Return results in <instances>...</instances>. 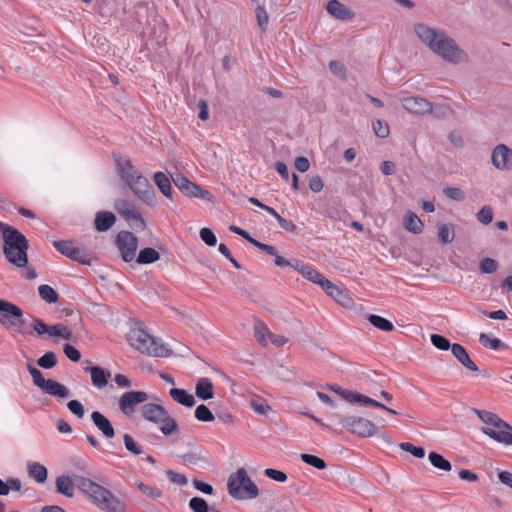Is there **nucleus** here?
I'll return each instance as SVG.
<instances>
[{"mask_svg": "<svg viewBox=\"0 0 512 512\" xmlns=\"http://www.w3.org/2000/svg\"><path fill=\"white\" fill-rule=\"evenodd\" d=\"M399 447L408 453H411L416 458H423L425 456V450L422 447H416L412 443L403 442L400 443Z\"/></svg>", "mask_w": 512, "mask_h": 512, "instance_id": "nucleus-51", "label": "nucleus"}, {"mask_svg": "<svg viewBox=\"0 0 512 512\" xmlns=\"http://www.w3.org/2000/svg\"><path fill=\"white\" fill-rule=\"evenodd\" d=\"M174 184L176 187L185 195L190 197L200 198L205 201L212 200V194L205 189H202L196 183L190 181L183 174H177L175 177H172Z\"/></svg>", "mask_w": 512, "mask_h": 512, "instance_id": "nucleus-13", "label": "nucleus"}, {"mask_svg": "<svg viewBox=\"0 0 512 512\" xmlns=\"http://www.w3.org/2000/svg\"><path fill=\"white\" fill-rule=\"evenodd\" d=\"M116 245L125 262H131L136 256L138 238L129 231H120L116 237Z\"/></svg>", "mask_w": 512, "mask_h": 512, "instance_id": "nucleus-12", "label": "nucleus"}, {"mask_svg": "<svg viewBox=\"0 0 512 512\" xmlns=\"http://www.w3.org/2000/svg\"><path fill=\"white\" fill-rule=\"evenodd\" d=\"M341 397L345 399L347 402L353 403H359L361 405H368V401L371 400L370 397L365 396L360 393H353L351 391L347 390H341Z\"/></svg>", "mask_w": 512, "mask_h": 512, "instance_id": "nucleus-42", "label": "nucleus"}, {"mask_svg": "<svg viewBox=\"0 0 512 512\" xmlns=\"http://www.w3.org/2000/svg\"><path fill=\"white\" fill-rule=\"evenodd\" d=\"M403 108L412 114H426L432 112V103L421 96L407 97L402 100Z\"/></svg>", "mask_w": 512, "mask_h": 512, "instance_id": "nucleus-19", "label": "nucleus"}, {"mask_svg": "<svg viewBox=\"0 0 512 512\" xmlns=\"http://www.w3.org/2000/svg\"><path fill=\"white\" fill-rule=\"evenodd\" d=\"M63 352L73 362H78L81 358L80 352L70 344L64 345Z\"/></svg>", "mask_w": 512, "mask_h": 512, "instance_id": "nucleus-62", "label": "nucleus"}, {"mask_svg": "<svg viewBox=\"0 0 512 512\" xmlns=\"http://www.w3.org/2000/svg\"><path fill=\"white\" fill-rule=\"evenodd\" d=\"M498 268V262L492 258H484L480 262V271L482 273L491 274L494 273Z\"/></svg>", "mask_w": 512, "mask_h": 512, "instance_id": "nucleus-53", "label": "nucleus"}, {"mask_svg": "<svg viewBox=\"0 0 512 512\" xmlns=\"http://www.w3.org/2000/svg\"><path fill=\"white\" fill-rule=\"evenodd\" d=\"M139 200L147 205L155 203V192L148 179L140 173L126 183Z\"/></svg>", "mask_w": 512, "mask_h": 512, "instance_id": "nucleus-11", "label": "nucleus"}, {"mask_svg": "<svg viewBox=\"0 0 512 512\" xmlns=\"http://www.w3.org/2000/svg\"><path fill=\"white\" fill-rule=\"evenodd\" d=\"M404 227L406 230L413 234H420L423 232L424 224L421 219L413 212H409L404 219Z\"/></svg>", "mask_w": 512, "mask_h": 512, "instance_id": "nucleus-33", "label": "nucleus"}, {"mask_svg": "<svg viewBox=\"0 0 512 512\" xmlns=\"http://www.w3.org/2000/svg\"><path fill=\"white\" fill-rule=\"evenodd\" d=\"M114 208L134 230L143 231L146 229V223L143 217L135 210L131 209L126 200L115 201Z\"/></svg>", "mask_w": 512, "mask_h": 512, "instance_id": "nucleus-14", "label": "nucleus"}, {"mask_svg": "<svg viewBox=\"0 0 512 512\" xmlns=\"http://www.w3.org/2000/svg\"><path fill=\"white\" fill-rule=\"evenodd\" d=\"M476 218L480 223L484 225L490 224L493 220V210L491 206H483L476 214Z\"/></svg>", "mask_w": 512, "mask_h": 512, "instance_id": "nucleus-47", "label": "nucleus"}, {"mask_svg": "<svg viewBox=\"0 0 512 512\" xmlns=\"http://www.w3.org/2000/svg\"><path fill=\"white\" fill-rule=\"evenodd\" d=\"M479 342L480 344L485 347L492 350H500V349H506L508 346L502 342L499 338L491 337L490 335L486 333H481L479 336Z\"/></svg>", "mask_w": 512, "mask_h": 512, "instance_id": "nucleus-34", "label": "nucleus"}, {"mask_svg": "<svg viewBox=\"0 0 512 512\" xmlns=\"http://www.w3.org/2000/svg\"><path fill=\"white\" fill-rule=\"evenodd\" d=\"M75 481L78 489L99 509L105 512H125V505L108 489L78 475H75Z\"/></svg>", "mask_w": 512, "mask_h": 512, "instance_id": "nucleus-2", "label": "nucleus"}, {"mask_svg": "<svg viewBox=\"0 0 512 512\" xmlns=\"http://www.w3.org/2000/svg\"><path fill=\"white\" fill-rule=\"evenodd\" d=\"M91 420L93 421L94 425L102 432L105 438L111 439L115 436V430L110 420L101 412H92Z\"/></svg>", "mask_w": 512, "mask_h": 512, "instance_id": "nucleus-22", "label": "nucleus"}, {"mask_svg": "<svg viewBox=\"0 0 512 512\" xmlns=\"http://www.w3.org/2000/svg\"><path fill=\"white\" fill-rule=\"evenodd\" d=\"M336 416L339 419V424L352 434L363 438L372 437L376 434V425L366 418L339 414Z\"/></svg>", "mask_w": 512, "mask_h": 512, "instance_id": "nucleus-10", "label": "nucleus"}, {"mask_svg": "<svg viewBox=\"0 0 512 512\" xmlns=\"http://www.w3.org/2000/svg\"><path fill=\"white\" fill-rule=\"evenodd\" d=\"M201 240L208 246H215L217 243V238L214 232L209 228H202L199 232Z\"/></svg>", "mask_w": 512, "mask_h": 512, "instance_id": "nucleus-54", "label": "nucleus"}, {"mask_svg": "<svg viewBox=\"0 0 512 512\" xmlns=\"http://www.w3.org/2000/svg\"><path fill=\"white\" fill-rule=\"evenodd\" d=\"M37 364L43 369H52L57 365V357L54 352H46L37 360Z\"/></svg>", "mask_w": 512, "mask_h": 512, "instance_id": "nucleus-45", "label": "nucleus"}, {"mask_svg": "<svg viewBox=\"0 0 512 512\" xmlns=\"http://www.w3.org/2000/svg\"><path fill=\"white\" fill-rule=\"evenodd\" d=\"M499 422L501 424H495L493 428L482 427L481 432L498 443L506 446L512 445V426L503 419H500Z\"/></svg>", "mask_w": 512, "mask_h": 512, "instance_id": "nucleus-15", "label": "nucleus"}, {"mask_svg": "<svg viewBox=\"0 0 512 512\" xmlns=\"http://www.w3.org/2000/svg\"><path fill=\"white\" fill-rule=\"evenodd\" d=\"M56 491L66 497H73L75 492L76 481L75 477L71 478L66 475H62L56 478L55 481Z\"/></svg>", "mask_w": 512, "mask_h": 512, "instance_id": "nucleus-27", "label": "nucleus"}, {"mask_svg": "<svg viewBox=\"0 0 512 512\" xmlns=\"http://www.w3.org/2000/svg\"><path fill=\"white\" fill-rule=\"evenodd\" d=\"M250 407L259 415H266L271 410L270 406L262 399H252Z\"/></svg>", "mask_w": 512, "mask_h": 512, "instance_id": "nucleus-50", "label": "nucleus"}, {"mask_svg": "<svg viewBox=\"0 0 512 512\" xmlns=\"http://www.w3.org/2000/svg\"><path fill=\"white\" fill-rule=\"evenodd\" d=\"M0 325L7 331L32 336L23 310L16 304L3 299L0 300Z\"/></svg>", "mask_w": 512, "mask_h": 512, "instance_id": "nucleus-5", "label": "nucleus"}, {"mask_svg": "<svg viewBox=\"0 0 512 512\" xmlns=\"http://www.w3.org/2000/svg\"><path fill=\"white\" fill-rule=\"evenodd\" d=\"M256 18L260 28L265 30L268 25L269 17L264 7L258 6L256 8Z\"/></svg>", "mask_w": 512, "mask_h": 512, "instance_id": "nucleus-58", "label": "nucleus"}, {"mask_svg": "<svg viewBox=\"0 0 512 512\" xmlns=\"http://www.w3.org/2000/svg\"><path fill=\"white\" fill-rule=\"evenodd\" d=\"M227 489L229 495L237 500L255 499L259 495L257 485L244 468H239L229 476Z\"/></svg>", "mask_w": 512, "mask_h": 512, "instance_id": "nucleus-6", "label": "nucleus"}, {"mask_svg": "<svg viewBox=\"0 0 512 512\" xmlns=\"http://www.w3.org/2000/svg\"><path fill=\"white\" fill-rule=\"evenodd\" d=\"M431 342L436 348L443 351L448 350L452 346L446 337L439 334H432Z\"/></svg>", "mask_w": 512, "mask_h": 512, "instance_id": "nucleus-52", "label": "nucleus"}, {"mask_svg": "<svg viewBox=\"0 0 512 512\" xmlns=\"http://www.w3.org/2000/svg\"><path fill=\"white\" fill-rule=\"evenodd\" d=\"M294 270L301 273L309 281L320 285H324V281L327 280L320 272H318L312 265L306 264L300 260H295Z\"/></svg>", "mask_w": 512, "mask_h": 512, "instance_id": "nucleus-21", "label": "nucleus"}, {"mask_svg": "<svg viewBox=\"0 0 512 512\" xmlns=\"http://www.w3.org/2000/svg\"><path fill=\"white\" fill-rule=\"evenodd\" d=\"M444 194L455 201H463L465 199V194L463 193V191L456 187L445 188Z\"/></svg>", "mask_w": 512, "mask_h": 512, "instance_id": "nucleus-60", "label": "nucleus"}, {"mask_svg": "<svg viewBox=\"0 0 512 512\" xmlns=\"http://www.w3.org/2000/svg\"><path fill=\"white\" fill-rule=\"evenodd\" d=\"M301 460L304 463H306L310 466H313L314 468L319 469V470H323L326 468L325 461L315 455L301 454Z\"/></svg>", "mask_w": 512, "mask_h": 512, "instance_id": "nucleus-46", "label": "nucleus"}, {"mask_svg": "<svg viewBox=\"0 0 512 512\" xmlns=\"http://www.w3.org/2000/svg\"><path fill=\"white\" fill-rule=\"evenodd\" d=\"M455 232L452 224H442L438 227V237L442 244H449L454 240Z\"/></svg>", "mask_w": 512, "mask_h": 512, "instance_id": "nucleus-39", "label": "nucleus"}, {"mask_svg": "<svg viewBox=\"0 0 512 512\" xmlns=\"http://www.w3.org/2000/svg\"><path fill=\"white\" fill-rule=\"evenodd\" d=\"M137 487L145 496L151 499H157L162 496V492L156 487L146 485L142 482H138Z\"/></svg>", "mask_w": 512, "mask_h": 512, "instance_id": "nucleus-48", "label": "nucleus"}, {"mask_svg": "<svg viewBox=\"0 0 512 512\" xmlns=\"http://www.w3.org/2000/svg\"><path fill=\"white\" fill-rule=\"evenodd\" d=\"M264 474L268 478L277 482H285L287 480V475L284 472L273 468L265 469Z\"/></svg>", "mask_w": 512, "mask_h": 512, "instance_id": "nucleus-59", "label": "nucleus"}, {"mask_svg": "<svg viewBox=\"0 0 512 512\" xmlns=\"http://www.w3.org/2000/svg\"><path fill=\"white\" fill-rule=\"evenodd\" d=\"M153 180L161 193L165 197L172 199V186L167 175L163 172H156L153 176Z\"/></svg>", "mask_w": 512, "mask_h": 512, "instance_id": "nucleus-32", "label": "nucleus"}, {"mask_svg": "<svg viewBox=\"0 0 512 512\" xmlns=\"http://www.w3.org/2000/svg\"><path fill=\"white\" fill-rule=\"evenodd\" d=\"M166 475H167L168 479L172 483L180 485V486H184L188 482V480H187L185 475L180 474V473H176V472H174L172 470H167L166 471Z\"/></svg>", "mask_w": 512, "mask_h": 512, "instance_id": "nucleus-61", "label": "nucleus"}, {"mask_svg": "<svg viewBox=\"0 0 512 512\" xmlns=\"http://www.w3.org/2000/svg\"><path fill=\"white\" fill-rule=\"evenodd\" d=\"M414 32L425 46L446 62L460 64L468 61L467 53L445 31L416 23Z\"/></svg>", "mask_w": 512, "mask_h": 512, "instance_id": "nucleus-1", "label": "nucleus"}, {"mask_svg": "<svg viewBox=\"0 0 512 512\" xmlns=\"http://www.w3.org/2000/svg\"><path fill=\"white\" fill-rule=\"evenodd\" d=\"M368 321L370 322L371 325L382 331L390 332L394 330V325L392 324V322L379 315H369Z\"/></svg>", "mask_w": 512, "mask_h": 512, "instance_id": "nucleus-38", "label": "nucleus"}, {"mask_svg": "<svg viewBox=\"0 0 512 512\" xmlns=\"http://www.w3.org/2000/svg\"><path fill=\"white\" fill-rule=\"evenodd\" d=\"M451 352L453 356L469 371L477 372L478 366L475 362L470 358L466 349L458 343H454L451 346Z\"/></svg>", "mask_w": 512, "mask_h": 512, "instance_id": "nucleus-24", "label": "nucleus"}, {"mask_svg": "<svg viewBox=\"0 0 512 512\" xmlns=\"http://www.w3.org/2000/svg\"><path fill=\"white\" fill-rule=\"evenodd\" d=\"M67 407L71 413L77 416L79 419H82L85 414V410L83 405L78 400H71L67 403Z\"/></svg>", "mask_w": 512, "mask_h": 512, "instance_id": "nucleus-57", "label": "nucleus"}, {"mask_svg": "<svg viewBox=\"0 0 512 512\" xmlns=\"http://www.w3.org/2000/svg\"><path fill=\"white\" fill-rule=\"evenodd\" d=\"M38 291L41 299L44 300L45 302L49 304L57 302L58 293L51 286L47 284H42L39 286Z\"/></svg>", "mask_w": 512, "mask_h": 512, "instance_id": "nucleus-41", "label": "nucleus"}, {"mask_svg": "<svg viewBox=\"0 0 512 512\" xmlns=\"http://www.w3.org/2000/svg\"><path fill=\"white\" fill-rule=\"evenodd\" d=\"M148 399L149 395L145 391L125 392L119 399L120 411L126 416H131L136 411L137 405Z\"/></svg>", "mask_w": 512, "mask_h": 512, "instance_id": "nucleus-16", "label": "nucleus"}, {"mask_svg": "<svg viewBox=\"0 0 512 512\" xmlns=\"http://www.w3.org/2000/svg\"><path fill=\"white\" fill-rule=\"evenodd\" d=\"M53 245L58 252L67 256L68 258L81 264L89 263L88 255L85 253V251L75 247L72 241L59 240L55 241Z\"/></svg>", "mask_w": 512, "mask_h": 512, "instance_id": "nucleus-17", "label": "nucleus"}, {"mask_svg": "<svg viewBox=\"0 0 512 512\" xmlns=\"http://www.w3.org/2000/svg\"><path fill=\"white\" fill-rule=\"evenodd\" d=\"M29 318L28 328L29 331H32V335L35 334L38 337H43L47 334L49 337H61L65 340L72 338V331L63 324L59 323L50 326L36 316L30 315Z\"/></svg>", "mask_w": 512, "mask_h": 512, "instance_id": "nucleus-9", "label": "nucleus"}, {"mask_svg": "<svg viewBox=\"0 0 512 512\" xmlns=\"http://www.w3.org/2000/svg\"><path fill=\"white\" fill-rule=\"evenodd\" d=\"M499 481L512 489V473L509 471H501L498 473Z\"/></svg>", "mask_w": 512, "mask_h": 512, "instance_id": "nucleus-64", "label": "nucleus"}, {"mask_svg": "<svg viewBox=\"0 0 512 512\" xmlns=\"http://www.w3.org/2000/svg\"><path fill=\"white\" fill-rule=\"evenodd\" d=\"M491 162L496 169L510 170L512 168V149L505 144L497 145L492 151Z\"/></svg>", "mask_w": 512, "mask_h": 512, "instance_id": "nucleus-18", "label": "nucleus"}, {"mask_svg": "<svg viewBox=\"0 0 512 512\" xmlns=\"http://www.w3.org/2000/svg\"><path fill=\"white\" fill-rule=\"evenodd\" d=\"M27 368L32 377L33 384L40 388L43 393L59 399L70 397L71 392L65 385L53 379H45L42 372L31 363L27 365Z\"/></svg>", "mask_w": 512, "mask_h": 512, "instance_id": "nucleus-8", "label": "nucleus"}, {"mask_svg": "<svg viewBox=\"0 0 512 512\" xmlns=\"http://www.w3.org/2000/svg\"><path fill=\"white\" fill-rule=\"evenodd\" d=\"M127 341L134 349L148 356L167 358L172 355V351L161 340L139 327L130 329Z\"/></svg>", "mask_w": 512, "mask_h": 512, "instance_id": "nucleus-3", "label": "nucleus"}, {"mask_svg": "<svg viewBox=\"0 0 512 512\" xmlns=\"http://www.w3.org/2000/svg\"><path fill=\"white\" fill-rule=\"evenodd\" d=\"M123 442L128 452L135 456H139L143 453L141 446L133 439L130 434L125 433L123 435Z\"/></svg>", "mask_w": 512, "mask_h": 512, "instance_id": "nucleus-44", "label": "nucleus"}, {"mask_svg": "<svg viewBox=\"0 0 512 512\" xmlns=\"http://www.w3.org/2000/svg\"><path fill=\"white\" fill-rule=\"evenodd\" d=\"M116 166L119 176L125 183L141 173L129 159H116Z\"/></svg>", "mask_w": 512, "mask_h": 512, "instance_id": "nucleus-26", "label": "nucleus"}, {"mask_svg": "<svg viewBox=\"0 0 512 512\" xmlns=\"http://www.w3.org/2000/svg\"><path fill=\"white\" fill-rule=\"evenodd\" d=\"M27 471L30 478L34 479L37 483H44L48 477L47 468L38 462H28Z\"/></svg>", "mask_w": 512, "mask_h": 512, "instance_id": "nucleus-30", "label": "nucleus"}, {"mask_svg": "<svg viewBox=\"0 0 512 512\" xmlns=\"http://www.w3.org/2000/svg\"><path fill=\"white\" fill-rule=\"evenodd\" d=\"M472 412L475 413L483 423L490 425L489 427L493 428L495 424H501L499 422L501 418L493 412L481 410L478 408H472Z\"/></svg>", "mask_w": 512, "mask_h": 512, "instance_id": "nucleus-35", "label": "nucleus"}, {"mask_svg": "<svg viewBox=\"0 0 512 512\" xmlns=\"http://www.w3.org/2000/svg\"><path fill=\"white\" fill-rule=\"evenodd\" d=\"M375 134L380 138H386L389 135V126L382 120H376L372 124Z\"/></svg>", "mask_w": 512, "mask_h": 512, "instance_id": "nucleus-55", "label": "nucleus"}, {"mask_svg": "<svg viewBox=\"0 0 512 512\" xmlns=\"http://www.w3.org/2000/svg\"><path fill=\"white\" fill-rule=\"evenodd\" d=\"M116 222V216L112 212L99 211L95 216V229L99 232L109 230Z\"/></svg>", "mask_w": 512, "mask_h": 512, "instance_id": "nucleus-28", "label": "nucleus"}, {"mask_svg": "<svg viewBox=\"0 0 512 512\" xmlns=\"http://www.w3.org/2000/svg\"><path fill=\"white\" fill-rule=\"evenodd\" d=\"M189 507L193 512H208V503L201 497H193L189 501Z\"/></svg>", "mask_w": 512, "mask_h": 512, "instance_id": "nucleus-49", "label": "nucleus"}, {"mask_svg": "<svg viewBox=\"0 0 512 512\" xmlns=\"http://www.w3.org/2000/svg\"><path fill=\"white\" fill-rule=\"evenodd\" d=\"M195 394L201 400L213 398V383L207 377L199 378L195 386Z\"/></svg>", "mask_w": 512, "mask_h": 512, "instance_id": "nucleus-29", "label": "nucleus"}, {"mask_svg": "<svg viewBox=\"0 0 512 512\" xmlns=\"http://www.w3.org/2000/svg\"><path fill=\"white\" fill-rule=\"evenodd\" d=\"M169 394L174 401L185 407H193L195 404L194 396L184 389L172 388Z\"/></svg>", "mask_w": 512, "mask_h": 512, "instance_id": "nucleus-31", "label": "nucleus"}, {"mask_svg": "<svg viewBox=\"0 0 512 512\" xmlns=\"http://www.w3.org/2000/svg\"><path fill=\"white\" fill-rule=\"evenodd\" d=\"M194 415L195 418L201 422H212L215 419L211 410L204 404H200L196 407Z\"/></svg>", "mask_w": 512, "mask_h": 512, "instance_id": "nucleus-43", "label": "nucleus"}, {"mask_svg": "<svg viewBox=\"0 0 512 512\" xmlns=\"http://www.w3.org/2000/svg\"><path fill=\"white\" fill-rule=\"evenodd\" d=\"M329 69L334 75L339 76L343 79L346 78V68L342 62L338 60L330 61Z\"/></svg>", "mask_w": 512, "mask_h": 512, "instance_id": "nucleus-56", "label": "nucleus"}, {"mask_svg": "<svg viewBox=\"0 0 512 512\" xmlns=\"http://www.w3.org/2000/svg\"><path fill=\"white\" fill-rule=\"evenodd\" d=\"M322 289L330 295L335 301L344 307H350L353 304V300L349 295L343 291L340 287L336 286L330 280H325Z\"/></svg>", "mask_w": 512, "mask_h": 512, "instance_id": "nucleus-20", "label": "nucleus"}, {"mask_svg": "<svg viewBox=\"0 0 512 512\" xmlns=\"http://www.w3.org/2000/svg\"><path fill=\"white\" fill-rule=\"evenodd\" d=\"M428 459L430 463L437 469L443 471H450L452 469L451 463L439 453L430 452Z\"/></svg>", "mask_w": 512, "mask_h": 512, "instance_id": "nucleus-37", "label": "nucleus"}, {"mask_svg": "<svg viewBox=\"0 0 512 512\" xmlns=\"http://www.w3.org/2000/svg\"><path fill=\"white\" fill-rule=\"evenodd\" d=\"M141 416L159 426L160 431L165 435H171L178 428L177 422L169 415L167 410L156 403H146L141 407Z\"/></svg>", "mask_w": 512, "mask_h": 512, "instance_id": "nucleus-7", "label": "nucleus"}, {"mask_svg": "<svg viewBox=\"0 0 512 512\" xmlns=\"http://www.w3.org/2000/svg\"><path fill=\"white\" fill-rule=\"evenodd\" d=\"M85 372L90 373L92 384L98 389L107 386L111 373L99 366H91L84 368Z\"/></svg>", "mask_w": 512, "mask_h": 512, "instance_id": "nucleus-25", "label": "nucleus"}, {"mask_svg": "<svg viewBox=\"0 0 512 512\" xmlns=\"http://www.w3.org/2000/svg\"><path fill=\"white\" fill-rule=\"evenodd\" d=\"M326 10L330 15L339 20H351L354 18V12L338 0H330L326 5Z\"/></svg>", "mask_w": 512, "mask_h": 512, "instance_id": "nucleus-23", "label": "nucleus"}, {"mask_svg": "<svg viewBox=\"0 0 512 512\" xmlns=\"http://www.w3.org/2000/svg\"><path fill=\"white\" fill-rule=\"evenodd\" d=\"M3 241V252L6 259L17 267H25L28 263L27 250L29 243L27 238L14 228L13 230H6Z\"/></svg>", "mask_w": 512, "mask_h": 512, "instance_id": "nucleus-4", "label": "nucleus"}, {"mask_svg": "<svg viewBox=\"0 0 512 512\" xmlns=\"http://www.w3.org/2000/svg\"><path fill=\"white\" fill-rule=\"evenodd\" d=\"M160 254L154 248H144L140 250L136 259L139 264H151L159 260Z\"/></svg>", "mask_w": 512, "mask_h": 512, "instance_id": "nucleus-36", "label": "nucleus"}, {"mask_svg": "<svg viewBox=\"0 0 512 512\" xmlns=\"http://www.w3.org/2000/svg\"><path fill=\"white\" fill-rule=\"evenodd\" d=\"M323 187L324 183L320 176H314L309 180V188L311 191L318 193L322 191Z\"/></svg>", "mask_w": 512, "mask_h": 512, "instance_id": "nucleus-63", "label": "nucleus"}, {"mask_svg": "<svg viewBox=\"0 0 512 512\" xmlns=\"http://www.w3.org/2000/svg\"><path fill=\"white\" fill-rule=\"evenodd\" d=\"M269 333L270 330L268 329L265 323L261 321L256 322V324L254 325V335L259 344H261L262 346H267V338L269 336Z\"/></svg>", "mask_w": 512, "mask_h": 512, "instance_id": "nucleus-40", "label": "nucleus"}]
</instances>
